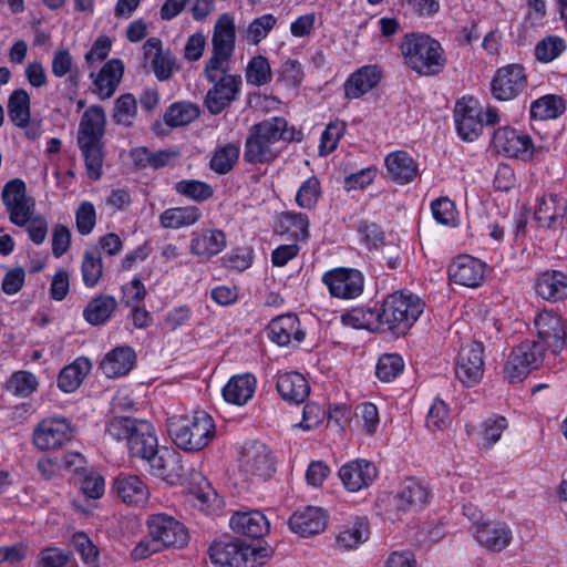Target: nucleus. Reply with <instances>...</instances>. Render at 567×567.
I'll return each instance as SVG.
<instances>
[{
	"instance_id": "1",
	"label": "nucleus",
	"mask_w": 567,
	"mask_h": 567,
	"mask_svg": "<svg viewBox=\"0 0 567 567\" xmlns=\"http://www.w3.org/2000/svg\"><path fill=\"white\" fill-rule=\"evenodd\" d=\"M106 115L103 107L92 105L83 113L78 130V146L84 157L87 176L97 181L102 176Z\"/></svg>"
},
{
	"instance_id": "2",
	"label": "nucleus",
	"mask_w": 567,
	"mask_h": 567,
	"mask_svg": "<svg viewBox=\"0 0 567 567\" xmlns=\"http://www.w3.org/2000/svg\"><path fill=\"white\" fill-rule=\"evenodd\" d=\"M167 430L173 442L187 452L203 450L216 434L214 420L205 411H196L192 416L174 415L168 420Z\"/></svg>"
},
{
	"instance_id": "3",
	"label": "nucleus",
	"mask_w": 567,
	"mask_h": 567,
	"mask_svg": "<svg viewBox=\"0 0 567 567\" xmlns=\"http://www.w3.org/2000/svg\"><path fill=\"white\" fill-rule=\"evenodd\" d=\"M424 302L412 292H394L388 296L378 311V321L383 330L405 334L424 310Z\"/></svg>"
},
{
	"instance_id": "4",
	"label": "nucleus",
	"mask_w": 567,
	"mask_h": 567,
	"mask_svg": "<svg viewBox=\"0 0 567 567\" xmlns=\"http://www.w3.org/2000/svg\"><path fill=\"white\" fill-rule=\"evenodd\" d=\"M401 51L408 65L422 75L437 74L445 63L441 44L425 34L405 35Z\"/></svg>"
},
{
	"instance_id": "5",
	"label": "nucleus",
	"mask_w": 567,
	"mask_h": 567,
	"mask_svg": "<svg viewBox=\"0 0 567 567\" xmlns=\"http://www.w3.org/2000/svg\"><path fill=\"white\" fill-rule=\"evenodd\" d=\"M209 557L217 567H258L265 563L267 551L243 543H215Z\"/></svg>"
},
{
	"instance_id": "6",
	"label": "nucleus",
	"mask_w": 567,
	"mask_h": 567,
	"mask_svg": "<svg viewBox=\"0 0 567 567\" xmlns=\"http://www.w3.org/2000/svg\"><path fill=\"white\" fill-rule=\"evenodd\" d=\"M544 359V349L534 340L520 342L513 349L504 367V375L511 383L523 381L537 369Z\"/></svg>"
},
{
	"instance_id": "7",
	"label": "nucleus",
	"mask_w": 567,
	"mask_h": 567,
	"mask_svg": "<svg viewBox=\"0 0 567 567\" xmlns=\"http://www.w3.org/2000/svg\"><path fill=\"white\" fill-rule=\"evenodd\" d=\"M1 199L10 221L18 227H24L30 215L35 212V202L28 195L25 183L20 178H13L4 184Z\"/></svg>"
},
{
	"instance_id": "8",
	"label": "nucleus",
	"mask_w": 567,
	"mask_h": 567,
	"mask_svg": "<svg viewBox=\"0 0 567 567\" xmlns=\"http://www.w3.org/2000/svg\"><path fill=\"white\" fill-rule=\"evenodd\" d=\"M455 377L465 386L476 385L485 371V349L482 342L471 341L461 347L455 359Z\"/></svg>"
},
{
	"instance_id": "9",
	"label": "nucleus",
	"mask_w": 567,
	"mask_h": 567,
	"mask_svg": "<svg viewBox=\"0 0 567 567\" xmlns=\"http://www.w3.org/2000/svg\"><path fill=\"white\" fill-rule=\"evenodd\" d=\"M73 426L65 417H47L33 430L32 442L41 451L55 450L73 439Z\"/></svg>"
},
{
	"instance_id": "10",
	"label": "nucleus",
	"mask_w": 567,
	"mask_h": 567,
	"mask_svg": "<svg viewBox=\"0 0 567 567\" xmlns=\"http://www.w3.org/2000/svg\"><path fill=\"white\" fill-rule=\"evenodd\" d=\"M148 536L154 537L161 547H183L188 542L184 525L166 514H154L147 519Z\"/></svg>"
},
{
	"instance_id": "11",
	"label": "nucleus",
	"mask_w": 567,
	"mask_h": 567,
	"mask_svg": "<svg viewBox=\"0 0 567 567\" xmlns=\"http://www.w3.org/2000/svg\"><path fill=\"white\" fill-rule=\"evenodd\" d=\"M473 536L482 548L494 554L505 550L513 540L509 525L495 519L477 522Z\"/></svg>"
},
{
	"instance_id": "12",
	"label": "nucleus",
	"mask_w": 567,
	"mask_h": 567,
	"mask_svg": "<svg viewBox=\"0 0 567 567\" xmlns=\"http://www.w3.org/2000/svg\"><path fill=\"white\" fill-rule=\"evenodd\" d=\"M455 124L458 135L464 141L473 142L476 140L483 128V107L473 97H463L454 110Z\"/></svg>"
},
{
	"instance_id": "13",
	"label": "nucleus",
	"mask_w": 567,
	"mask_h": 567,
	"mask_svg": "<svg viewBox=\"0 0 567 567\" xmlns=\"http://www.w3.org/2000/svg\"><path fill=\"white\" fill-rule=\"evenodd\" d=\"M534 324L538 340L554 354L563 351L566 341V326L563 318L550 311L539 312Z\"/></svg>"
},
{
	"instance_id": "14",
	"label": "nucleus",
	"mask_w": 567,
	"mask_h": 567,
	"mask_svg": "<svg viewBox=\"0 0 567 567\" xmlns=\"http://www.w3.org/2000/svg\"><path fill=\"white\" fill-rule=\"evenodd\" d=\"M493 146L505 156L527 161L533 157L535 147L530 137L514 128H498L493 136Z\"/></svg>"
},
{
	"instance_id": "15",
	"label": "nucleus",
	"mask_w": 567,
	"mask_h": 567,
	"mask_svg": "<svg viewBox=\"0 0 567 567\" xmlns=\"http://www.w3.org/2000/svg\"><path fill=\"white\" fill-rule=\"evenodd\" d=\"M486 274V264L470 255L457 256L449 266L450 280L468 288L481 286Z\"/></svg>"
},
{
	"instance_id": "16",
	"label": "nucleus",
	"mask_w": 567,
	"mask_h": 567,
	"mask_svg": "<svg viewBox=\"0 0 567 567\" xmlns=\"http://www.w3.org/2000/svg\"><path fill=\"white\" fill-rule=\"evenodd\" d=\"M526 85L524 68L512 64L497 70L492 81V93L499 101L515 99Z\"/></svg>"
},
{
	"instance_id": "17",
	"label": "nucleus",
	"mask_w": 567,
	"mask_h": 567,
	"mask_svg": "<svg viewBox=\"0 0 567 567\" xmlns=\"http://www.w3.org/2000/svg\"><path fill=\"white\" fill-rule=\"evenodd\" d=\"M240 467L250 475L269 477L275 471L270 449L260 442L247 443L241 451Z\"/></svg>"
},
{
	"instance_id": "18",
	"label": "nucleus",
	"mask_w": 567,
	"mask_h": 567,
	"mask_svg": "<svg viewBox=\"0 0 567 567\" xmlns=\"http://www.w3.org/2000/svg\"><path fill=\"white\" fill-rule=\"evenodd\" d=\"M213 86L208 90L205 97V105L212 114H219L224 111L240 91V75H226L217 81H208Z\"/></svg>"
},
{
	"instance_id": "19",
	"label": "nucleus",
	"mask_w": 567,
	"mask_h": 567,
	"mask_svg": "<svg viewBox=\"0 0 567 567\" xmlns=\"http://www.w3.org/2000/svg\"><path fill=\"white\" fill-rule=\"evenodd\" d=\"M323 282L336 298L351 299L363 290V277L353 269H334L323 276Z\"/></svg>"
},
{
	"instance_id": "20",
	"label": "nucleus",
	"mask_w": 567,
	"mask_h": 567,
	"mask_svg": "<svg viewBox=\"0 0 567 567\" xmlns=\"http://www.w3.org/2000/svg\"><path fill=\"white\" fill-rule=\"evenodd\" d=\"M227 245L226 234L217 228H206L192 234L189 251L200 260L208 261L221 252Z\"/></svg>"
},
{
	"instance_id": "21",
	"label": "nucleus",
	"mask_w": 567,
	"mask_h": 567,
	"mask_svg": "<svg viewBox=\"0 0 567 567\" xmlns=\"http://www.w3.org/2000/svg\"><path fill=\"white\" fill-rule=\"evenodd\" d=\"M378 475L377 467L367 460H354L339 470V477L349 492H359L371 485Z\"/></svg>"
},
{
	"instance_id": "22",
	"label": "nucleus",
	"mask_w": 567,
	"mask_h": 567,
	"mask_svg": "<svg viewBox=\"0 0 567 567\" xmlns=\"http://www.w3.org/2000/svg\"><path fill=\"white\" fill-rule=\"evenodd\" d=\"M427 498V488L419 481L409 478L404 482L401 491L391 498V511L395 512V518H399L401 513L422 508Z\"/></svg>"
},
{
	"instance_id": "23",
	"label": "nucleus",
	"mask_w": 567,
	"mask_h": 567,
	"mask_svg": "<svg viewBox=\"0 0 567 567\" xmlns=\"http://www.w3.org/2000/svg\"><path fill=\"white\" fill-rule=\"evenodd\" d=\"M535 219L540 227L564 229L567 219V200L558 195L544 196L535 210Z\"/></svg>"
},
{
	"instance_id": "24",
	"label": "nucleus",
	"mask_w": 567,
	"mask_h": 567,
	"mask_svg": "<svg viewBox=\"0 0 567 567\" xmlns=\"http://www.w3.org/2000/svg\"><path fill=\"white\" fill-rule=\"evenodd\" d=\"M151 474L163 481L175 484L184 473L179 454L174 450H158L148 461Z\"/></svg>"
},
{
	"instance_id": "25",
	"label": "nucleus",
	"mask_w": 567,
	"mask_h": 567,
	"mask_svg": "<svg viewBox=\"0 0 567 567\" xmlns=\"http://www.w3.org/2000/svg\"><path fill=\"white\" fill-rule=\"evenodd\" d=\"M327 515L319 508L307 506L297 511L289 519L290 529L302 537L319 534L326 529Z\"/></svg>"
},
{
	"instance_id": "26",
	"label": "nucleus",
	"mask_w": 567,
	"mask_h": 567,
	"mask_svg": "<svg viewBox=\"0 0 567 567\" xmlns=\"http://www.w3.org/2000/svg\"><path fill=\"white\" fill-rule=\"evenodd\" d=\"M143 54L145 62L150 64L159 81H165L171 78L174 69V60L169 51L163 50L159 39L150 38L146 40L143 44Z\"/></svg>"
},
{
	"instance_id": "27",
	"label": "nucleus",
	"mask_w": 567,
	"mask_h": 567,
	"mask_svg": "<svg viewBox=\"0 0 567 567\" xmlns=\"http://www.w3.org/2000/svg\"><path fill=\"white\" fill-rule=\"evenodd\" d=\"M384 162L390 179L399 185L409 184L419 175L417 163L406 152H392Z\"/></svg>"
},
{
	"instance_id": "28",
	"label": "nucleus",
	"mask_w": 567,
	"mask_h": 567,
	"mask_svg": "<svg viewBox=\"0 0 567 567\" xmlns=\"http://www.w3.org/2000/svg\"><path fill=\"white\" fill-rule=\"evenodd\" d=\"M269 338L278 346L286 347L292 342L299 343L305 338L296 315H284L271 320L269 324Z\"/></svg>"
},
{
	"instance_id": "29",
	"label": "nucleus",
	"mask_w": 567,
	"mask_h": 567,
	"mask_svg": "<svg viewBox=\"0 0 567 567\" xmlns=\"http://www.w3.org/2000/svg\"><path fill=\"white\" fill-rule=\"evenodd\" d=\"M229 525L235 533L252 538L269 532V522L259 511L237 512L231 516Z\"/></svg>"
},
{
	"instance_id": "30",
	"label": "nucleus",
	"mask_w": 567,
	"mask_h": 567,
	"mask_svg": "<svg viewBox=\"0 0 567 567\" xmlns=\"http://www.w3.org/2000/svg\"><path fill=\"white\" fill-rule=\"evenodd\" d=\"M251 132H257L266 142L276 146L280 141L291 142L299 140L300 132L293 127H288V123L284 117H271L251 126Z\"/></svg>"
},
{
	"instance_id": "31",
	"label": "nucleus",
	"mask_w": 567,
	"mask_h": 567,
	"mask_svg": "<svg viewBox=\"0 0 567 567\" xmlns=\"http://www.w3.org/2000/svg\"><path fill=\"white\" fill-rule=\"evenodd\" d=\"M276 386L284 400L296 404L302 403L310 393L308 381L299 372L278 374Z\"/></svg>"
},
{
	"instance_id": "32",
	"label": "nucleus",
	"mask_w": 567,
	"mask_h": 567,
	"mask_svg": "<svg viewBox=\"0 0 567 567\" xmlns=\"http://www.w3.org/2000/svg\"><path fill=\"white\" fill-rule=\"evenodd\" d=\"M235 44L236 27L234 18L227 13H224L217 19L214 25L212 35V51L233 56Z\"/></svg>"
},
{
	"instance_id": "33",
	"label": "nucleus",
	"mask_w": 567,
	"mask_h": 567,
	"mask_svg": "<svg viewBox=\"0 0 567 567\" xmlns=\"http://www.w3.org/2000/svg\"><path fill=\"white\" fill-rule=\"evenodd\" d=\"M117 496L130 505H144L148 499L147 486L137 475H121L114 482Z\"/></svg>"
},
{
	"instance_id": "34",
	"label": "nucleus",
	"mask_w": 567,
	"mask_h": 567,
	"mask_svg": "<svg viewBox=\"0 0 567 567\" xmlns=\"http://www.w3.org/2000/svg\"><path fill=\"white\" fill-rule=\"evenodd\" d=\"M256 390V379L249 373L234 375L223 389L224 399L235 405L246 404Z\"/></svg>"
},
{
	"instance_id": "35",
	"label": "nucleus",
	"mask_w": 567,
	"mask_h": 567,
	"mask_svg": "<svg viewBox=\"0 0 567 567\" xmlns=\"http://www.w3.org/2000/svg\"><path fill=\"white\" fill-rule=\"evenodd\" d=\"M128 450L132 456L148 461L159 449L153 426L141 422L137 432L131 437Z\"/></svg>"
},
{
	"instance_id": "36",
	"label": "nucleus",
	"mask_w": 567,
	"mask_h": 567,
	"mask_svg": "<svg viewBox=\"0 0 567 567\" xmlns=\"http://www.w3.org/2000/svg\"><path fill=\"white\" fill-rule=\"evenodd\" d=\"M535 288L543 299H564L567 297V276L560 271H545L538 276Z\"/></svg>"
},
{
	"instance_id": "37",
	"label": "nucleus",
	"mask_w": 567,
	"mask_h": 567,
	"mask_svg": "<svg viewBox=\"0 0 567 567\" xmlns=\"http://www.w3.org/2000/svg\"><path fill=\"white\" fill-rule=\"evenodd\" d=\"M381 79V72L377 66H363L354 72L346 82V95L349 99H359L372 90Z\"/></svg>"
},
{
	"instance_id": "38",
	"label": "nucleus",
	"mask_w": 567,
	"mask_h": 567,
	"mask_svg": "<svg viewBox=\"0 0 567 567\" xmlns=\"http://www.w3.org/2000/svg\"><path fill=\"white\" fill-rule=\"evenodd\" d=\"M134 362V351L130 347H118L106 354L101 362V369L107 378H117L126 374Z\"/></svg>"
},
{
	"instance_id": "39",
	"label": "nucleus",
	"mask_w": 567,
	"mask_h": 567,
	"mask_svg": "<svg viewBox=\"0 0 567 567\" xmlns=\"http://www.w3.org/2000/svg\"><path fill=\"white\" fill-rule=\"evenodd\" d=\"M123 63L120 60L109 61L99 72L94 85L95 93L103 100L110 99L123 75Z\"/></svg>"
},
{
	"instance_id": "40",
	"label": "nucleus",
	"mask_w": 567,
	"mask_h": 567,
	"mask_svg": "<svg viewBox=\"0 0 567 567\" xmlns=\"http://www.w3.org/2000/svg\"><path fill=\"white\" fill-rule=\"evenodd\" d=\"M202 218V213L196 206L174 207L164 210L159 215L162 227L179 229L196 224Z\"/></svg>"
},
{
	"instance_id": "41",
	"label": "nucleus",
	"mask_w": 567,
	"mask_h": 567,
	"mask_svg": "<svg viewBox=\"0 0 567 567\" xmlns=\"http://www.w3.org/2000/svg\"><path fill=\"white\" fill-rule=\"evenodd\" d=\"M278 150L265 138L260 137L257 132L249 130V136L245 144L244 158L252 164L267 163L278 155Z\"/></svg>"
},
{
	"instance_id": "42",
	"label": "nucleus",
	"mask_w": 567,
	"mask_h": 567,
	"mask_svg": "<svg viewBox=\"0 0 567 567\" xmlns=\"http://www.w3.org/2000/svg\"><path fill=\"white\" fill-rule=\"evenodd\" d=\"M91 368L92 364L86 358H78L60 372L58 378L59 388L66 393L75 391L81 385Z\"/></svg>"
},
{
	"instance_id": "43",
	"label": "nucleus",
	"mask_w": 567,
	"mask_h": 567,
	"mask_svg": "<svg viewBox=\"0 0 567 567\" xmlns=\"http://www.w3.org/2000/svg\"><path fill=\"white\" fill-rule=\"evenodd\" d=\"M370 535L369 524L365 519H358L344 526L336 538V546L340 550H352L368 540Z\"/></svg>"
},
{
	"instance_id": "44",
	"label": "nucleus",
	"mask_w": 567,
	"mask_h": 567,
	"mask_svg": "<svg viewBox=\"0 0 567 567\" xmlns=\"http://www.w3.org/2000/svg\"><path fill=\"white\" fill-rule=\"evenodd\" d=\"M117 302L112 296H99L91 300L83 310L84 319L97 326L105 322L116 309Z\"/></svg>"
},
{
	"instance_id": "45",
	"label": "nucleus",
	"mask_w": 567,
	"mask_h": 567,
	"mask_svg": "<svg viewBox=\"0 0 567 567\" xmlns=\"http://www.w3.org/2000/svg\"><path fill=\"white\" fill-rule=\"evenodd\" d=\"M276 24L277 18L274 14H262L248 23L241 31V38L246 43L257 45L268 37Z\"/></svg>"
},
{
	"instance_id": "46",
	"label": "nucleus",
	"mask_w": 567,
	"mask_h": 567,
	"mask_svg": "<svg viewBox=\"0 0 567 567\" xmlns=\"http://www.w3.org/2000/svg\"><path fill=\"white\" fill-rule=\"evenodd\" d=\"M9 117L17 126H25L30 121V96L25 90L12 92L8 102Z\"/></svg>"
},
{
	"instance_id": "47",
	"label": "nucleus",
	"mask_w": 567,
	"mask_h": 567,
	"mask_svg": "<svg viewBox=\"0 0 567 567\" xmlns=\"http://www.w3.org/2000/svg\"><path fill=\"white\" fill-rule=\"evenodd\" d=\"M135 159L143 166L154 169L165 167L179 157V151L175 148L151 152L146 147H140L134 152Z\"/></svg>"
},
{
	"instance_id": "48",
	"label": "nucleus",
	"mask_w": 567,
	"mask_h": 567,
	"mask_svg": "<svg viewBox=\"0 0 567 567\" xmlns=\"http://www.w3.org/2000/svg\"><path fill=\"white\" fill-rule=\"evenodd\" d=\"M199 115V109L196 104L189 102L174 103L165 113L167 125L176 127L184 126L193 122Z\"/></svg>"
},
{
	"instance_id": "49",
	"label": "nucleus",
	"mask_w": 567,
	"mask_h": 567,
	"mask_svg": "<svg viewBox=\"0 0 567 567\" xmlns=\"http://www.w3.org/2000/svg\"><path fill=\"white\" fill-rule=\"evenodd\" d=\"M563 109L561 99L546 95L533 102L530 114L534 118L544 121L557 117L563 112Z\"/></svg>"
},
{
	"instance_id": "50",
	"label": "nucleus",
	"mask_w": 567,
	"mask_h": 567,
	"mask_svg": "<svg viewBox=\"0 0 567 567\" xmlns=\"http://www.w3.org/2000/svg\"><path fill=\"white\" fill-rule=\"evenodd\" d=\"M342 322L353 329L374 330L381 328L378 321V311L371 309H354L342 316Z\"/></svg>"
},
{
	"instance_id": "51",
	"label": "nucleus",
	"mask_w": 567,
	"mask_h": 567,
	"mask_svg": "<svg viewBox=\"0 0 567 567\" xmlns=\"http://www.w3.org/2000/svg\"><path fill=\"white\" fill-rule=\"evenodd\" d=\"M508 422L504 416H496L487 419L482 424L481 430V446L482 449H491L494 444H496L501 437L503 432L507 429Z\"/></svg>"
},
{
	"instance_id": "52",
	"label": "nucleus",
	"mask_w": 567,
	"mask_h": 567,
	"mask_svg": "<svg viewBox=\"0 0 567 567\" xmlns=\"http://www.w3.org/2000/svg\"><path fill=\"white\" fill-rule=\"evenodd\" d=\"M246 80L252 85H264L271 80V68L268 60L262 55L254 56L246 69Z\"/></svg>"
},
{
	"instance_id": "53",
	"label": "nucleus",
	"mask_w": 567,
	"mask_h": 567,
	"mask_svg": "<svg viewBox=\"0 0 567 567\" xmlns=\"http://www.w3.org/2000/svg\"><path fill=\"white\" fill-rule=\"evenodd\" d=\"M79 474L81 491L87 498L97 499L103 496L105 483L100 473L92 468H82Z\"/></svg>"
},
{
	"instance_id": "54",
	"label": "nucleus",
	"mask_w": 567,
	"mask_h": 567,
	"mask_svg": "<svg viewBox=\"0 0 567 567\" xmlns=\"http://www.w3.org/2000/svg\"><path fill=\"white\" fill-rule=\"evenodd\" d=\"M238 156L239 147L235 144H227L214 153L210 159V167L218 174H226L233 168Z\"/></svg>"
},
{
	"instance_id": "55",
	"label": "nucleus",
	"mask_w": 567,
	"mask_h": 567,
	"mask_svg": "<svg viewBox=\"0 0 567 567\" xmlns=\"http://www.w3.org/2000/svg\"><path fill=\"white\" fill-rule=\"evenodd\" d=\"M141 422L130 417H113L107 424L106 433L114 440H125L128 444Z\"/></svg>"
},
{
	"instance_id": "56",
	"label": "nucleus",
	"mask_w": 567,
	"mask_h": 567,
	"mask_svg": "<svg viewBox=\"0 0 567 567\" xmlns=\"http://www.w3.org/2000/svg\"><path fill=\"white\" fill-rule=\"evenodd\" d=\"M566 49L565 41L556 35H549L539 41L535 48V56L542 62H551Z\"/></svg>"
},
{
	"instance_id": "57",
	"label": "nucleus",
	"mask_w": 567,
	"mask_h": 567,
	"mask_svg": "<svg viewBox=\"0 0 567 567\" xmlns=\"http://www.w3.org/2000/svg\"><path fill=\"white\" fill-rule=\"evenodd\" d=\"M346 132V123L340 120L330 122L321 135L319 153L324 156L337 148L340 138Z\"/></svg>"
},
{
	"instance_id": "58",
	"label": "nucleus",
	"mask_w": 567,
	"mask_h": 567,
	"mask_svg": "<svg viewBox=\"0 0 567 567\" xmlns=\"http://www.w3.org/2000/svg\"><path fill=\"white\" fill-rule=\"evenodd\" d=\"M82 278L86 287H94L103 275V265L100 256L85 251L81 265Z\"/></svg>"
},
{
	"instance_id": "59",
	"label": "nucleus",
	"mask_w": 567,
	"mask_h": 567,
	"mask_svg": "<svg viewBox=\"0 0 567 567\" xmlns=\"http://www.w3.org/2000/svg\"><path fill=\"white\" fill-rule=\"evenodd\" d=\"M404 363L398 354H384L377 364L375 374L383 382L395 379L403 370Z\"/></svg>"
},
{
	"instance_id": "60",
	"label": "nucleus",
	"mask_w": 567,
	"mask_h": 567,
	"mask_svg": "<svg viewBox=\"0 0 567 567\" xmlns=\"http://www.w3.org/2000/svg\"><path fill=\"white\" fill-rule=\"evenodd\" d=\"M280 225L290 231L296 239H307L309 236V219L301 213H285L280 217Z\"/></svg>"
},
{
	"instance_id": "61",
	"label": "nucleus",
	"mask_w": 567,
	"mask_h": 567,
	"mask_svg": "<svg viewBox=\"0 0 567 567\" xmlns=\"http://www.w3.org/2000/svg\"><path fill=\"white\" fill-rule=\"evenodd\" d=\"M321 194L320 182L317 177H310L305 181L299 187L296 202L299 207L310 209L312 208Z\"/></svg>"
},
{
	"instance_id": "62",
	"label": "nucleus",
	"mask_w": 567,
	"mask_h": 567,
	"mask_svg": "<svg viewBox=\"0 0 567 567\" xmlns=\"http://www.w3.org/2000/svg\"><path fill=\"white\" fill-rule=\"evenodd\" d=\"M52 73L56 78L70 75L72 81H76L79 76L78 70L73 65V59L68 49H59L54 52L52 59Z\"/></svg>"
},
{
	"instance_id": "63",
	"label": "nucleus",
	"mask_w": 567,
	"mask_h": 567,
	"mask_svg": "<svg viewBox=\"0 0 567 567\" xmlns=\"http://www.w3.org/2000/svg\"><path fill=\"white\" fill-rule=\"evenodd\" d=\"M136 113V100L133 95L125 94L116 100L113 118L117 124L130 126Z\"/></svg>"
},
{
	"instance_id": "64",
	"label": "nucleus",
	"mask_w": 567,
	"mask_h": 567,
	"mask_svg": "<svg viewBox=\"0 0 567 567\" xmlns=\"http://www.w3.org/2000/svg\"><path fill=\"white\" fill-rule=\"evenodd\" d=\"M450 424L451 419L447 405L442 400H435L427 413V429L432 432L443 431L449 427Z\"/></svg>"
}]
</instances>
